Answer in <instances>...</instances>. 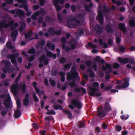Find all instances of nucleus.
<instances>
[{"mask_svg": "<svg viewBox=\"0 0 135 135\" xmlns=\"http://www.w3.org/2000/svg\"><path fill=\"white\" fill-rule=\"evenodd\" d=\"M44 82L45 84L46 85H47L48 84V80L47 79H45L44 80Z\"/></svg>", "mask_w": 135, "mask_h": 135, "instance_id": "338daca9", "label": "nucleus"}, {"mask_svg": "<svg viewBox=\"0 0 135 135\" xmlns=\"http://www.w3.org/2000/svg\"><path fill=\"white\" fill-rule=\"evenodd\" d=\"M86 65L88 66H90L91 64V62L89 61H88L86 62Z\"/></svg>", "mask_w": 135, "mask_h": 135, "instance_id": "13d9d810", "label": "nucleus"}, {"mask_svg": "<svg viewBox=\"0 0 135 135\" xmlns=\"http://www.w3.org/2000/svg\"><path fill=\"white\" fill-rule=\"evenodd\" d=\"M47 55L50 57H53L55 58L56 57V55L55 54H53L50 51H47Z\"/></svg>", "mask_w": 135, "mask_h": 135, "instance_id": "f3484780", "label": "nucleus"}, {"mask_svg": "<svg viewBox=\"0 0 135 135\" xmlns=\"http://www.w3.org/2000/svg\"><path fill=\"white\" fill-rule=\"evenodd\" d=\"M112 43V41L110 39L109 40L108 42V44L111 45Z\"/></svg>", "mask_w": 135, "mask_h": 135, "instance_id": "bf43d9fd", "label": "nucleus"}, {"mask_svg": "<svg viewBox=\"0 0 135 135\" xmlns=\"http://www.w3.org/2000/svg\"><path fill=\"white\" fill-rule=\"evenodd\" d=\"M129 78L125 79L124 80V82L122 86L123 88L127 87L129 86V84L128 82L129 81Z\"/></svg>", "mask_w": 135, "mask_h": 135, "instance_id": "1a4fd4ad", "label": "nucleus"}, {"mask_svg": "<svg viewBox=\"0 0 135 135\" xmlns=\"http://www.w3.org/2000/svg\"><path fill=\"white\" fill-rule=\"evenodd\" d=\"M47 46L49 47H51L52 50L54 49L55 47V46L54 45L51 44L50 42L47 43Z\"/></svg>", "mask_w": 135, "mask_h": 135, "instance_id": "393cba45", "label": "nucleus"}, {"mask_svg": "<svg viewBox=\"0 0 135 135\" xmlns=\"http://www.w3.org/2000/svg\"><path fill=\"white\" fill-rule=\"evenodd\" d=\"M107 127V125L104 123H103L102 125V128L103 129H106Z\"/></svg>", "mask_w": 135, "mask_h": 135, "instance_id": "f704fd0d", "label": "nucleus"}, {"mask_svg": "<svg viewBox=\"0 0 135 135\" xmlns=\"http://www.w3.org/2000/svg\"><path fill=\"white\" fill-rule=\"evenodd\" d=\"M7 113V111L6 110H4L3 111L1 112L2 114V115H5Z\"/></svg>", "mask_w": 135, "mask_h": 135, "instance_id": "de8ad7c7", "label": "nucleus"}, {"mask_svg": "<svg viewBox=\"0 0 135 135\" xmlns=\"http://www.w3.org/2000/svg\"><path fill=\"white\" fill-rule=\"evenodd\" d=\"M35 58L34 56H32L31 57L28 59V60L29 61H33Z\"/></svg>", "mask_w": 135, "mask_h": 135, "instance_id": "79ce46f5", "label": "nucleus"}, {"mask_svg": "<svg viewBox=\"0 0 135 135\" xmlns=\"http://www.w3.org/2000/svg\"><path fill=\"white\" fill-rule=\"evenodd\" d=\"M4 97L6 98L7 99L5 101L4 104L6 108H8L9 106L10 98L8 94L7 96H5Z\"/></svg>", "mask_w": 135, "mask_h": 135, "instance_id": "20e7f679", "label": "nucleus"}, {"mask_svg": "<svg viewBox=\"0 0 135 135\" xmlns=\"http://www.w3.org/2000/svg\"><path fill=\"white\" fill-rule=\"evenodd\" d=\"M125 50V48L123 46H121L120 47V51L123 52Z\"/></svg>", "mask_w": 135, "mask_h": 135, "instance_id": "a19ab883", "label": "nucleus"}, {"mask_svg": "<svg viewBox=\"0 0 135 135\" xmlns=\"http://www.w3.org/2000/svg\"><path fill=\"white\" fill-rule=\"evenodd\" d=\"M60 76L61 77V81L62 82H64L65 81V78L64 76V73H60Z\"/></svg>", "mask_w": 135, "mask_h": 135, "instance_id": "412c9836", "label": "nucleus"}, {"mask_svg": "<svg viewBox=\"0 0 135 135\" xmlns=\"http://www.w3.org/2000/svg\"><path fill=\"white\" fill-rule=\"evenodd\" d=\"M75 90L77 92H79L80 91V89L79 88H75Z\"/></svg>", "mask_w": 135, "mask_h": 135, "instance_id": "69168bd1", "label": "nucleus"}, {"mask_svg": "<svg viewBox=\"0 0 135 135\" xmlns=\"http://www.w3.org/2000/svg\"><path fill=\"white\" fill-rule=\"evenodd\" d=\"M29 95L28 94H26L25 96V99H24L23 100V104L25 105H27L28 103V98Z\"/></svg>", "mask_w": 135, "mask_h": 135, "instance_id": "dca6fc26", "label": "nucleus"}, {"mask_svg": "<svg viewBox=\"0 0 135 135\" xmlns=\"http://www.w3.org/2000/svg\"><path fill=\"white\" fill-rule=\"evenodd\" d=\"M103 47L104 48H107L108 47V46L106 44L104 43L103 44Z\"/></svg>", "mask_w": 135, "mask_h": 135, "instance_id": "774afa93", "label": "nucleus"}, {"mask_svg": "<svg viewBox=\"0 0 135 135\" xmlns=\"http://www.w3.org/2000/svg\"><path fill=\"white\" fill-rule=\"evenodd\" d=\"M16 103L17 107L19 108L20 107L21 102L18 98H16Z\"/></svg>", "mask_w": 135, "mask_h": 135, "instance_id": "b1692460", "label": "nucleus"}, {"mask_svg": "<svg viewBox=\"0 0 135 135\" xmlns=\"http://www.w3.org/2000/svg\"><path fill=\"white\" fill-rule=\"evenodd\" d=\"M45 13V11L43 9H41L40 11V13L42 15H43Z\"/></svg>", "mask_w": 135, "mask_h": 135, "instance_id": "ea45409f", "label": "nucleus"}, {"mask_svg": "<svg viewBox=\"0 0 135 135\" xmlns=\"http://www.w3.org/2000/svg\"><path fill=\"white\" fill-rule=\"evenodd\" d=\"M135 24V20L134 18L132 20H130L129 21V25L131 27L133 26Z\"/></svg>", "mask_w": 135, "mask_h": 135, "instance_id": "a211bd4d", "label": "nucleus"}, {"mask_svg": "<svg viewBox=\"0 0 135 135\" xmlns=\"http://www.w3.org/2000/svg\"><path fill=\"white\" fill-rule=\"evenodd\" d=\"M59 0H53V2L54 5L55 6L56 8L57 11H59L61 8L60 7L57 5V3L59 1Z\"/></svg>", "mask_w": 135, "mask_h": 135, "instance_id": "9d476101", "label": "nucleus"}, {"mask_svg": "<svg viewBox=\"0 0 135 135\" xmlns=\"http://www.w3.org/2000/svg\"><path fill=\"white\" fill-rule=\"evenodd\" d=\"M20 115V112L18 109L17 108V110H15V118H18L19 117Z\"/></svg>", "mask_w": 135, "mask_h": 135, "instance_id": "f8f14e48", "label": "nucleus"}, {"mask_svg": "<svg viewBox=\"0 0 135 135\" xmlns=\"http://www.w3.org/2000/svg\"><path fill=\"white\" fill-rule=\"evenodd\" d=\"M119 66V64L118 63H115L114 65V67L115 68H116Z\"/></svg>", "mask_w": 135, "mask_h": 135, "instance_id": "3c124183", "label": "nucleus"}, {"mask_svg": "<svg viewBox=\"0 0 135 135\" xmlns=\"http://www.w3.org/2000/svg\"><path fill=\"white\" fill-rule=\"evenodd\" d=\"M18 89V86L17 85L13 84L11 86V90L14 95L17 94V90Z\"/></svg>", "mask_w": 135, "mask_h": 135, "instance_id": "39448f33", "label": "nucleus"}, {"mask_svg": "<svg viewBox=\"0 0 135 135\" xmlns=\"http://www.w3.org/2000/svg\"><path fill=\"white\" fill-rule=\"evenodd\" d=\"M98 18H99V20L101 21V22L102 21V20L103 21V20H102V16L100 13H98Z\"/></svg>", "mask_w": 135, "mask_h": 135, "instance_id": "e433bc0d", "label": "nucleus"}, {"mask_svg": "<svg viewBox=\"0 0 135 135\" xmlns=\"http://www.w3.org/2000/svg\"><path fill=\"white\" fill-rule=\"evenodd\" d=\"M11 12L13 13H15L16 12L18 16H22L24 14V12L21 10L17 9L15 11V10H13L11 11Z\"/></svg>", "mask_w": 135, "mask_h": 135, "instance_id": "6e6552de", "label": "nucleus"}, {"mask_svg": "<svg viewBox=\"0 0 135 135\" xmlns=\"http://www.w3.org/2000/svg\"><path fill=\"white\" fill-rule=\"evenodd\" d=\"M72 103L73 105L76 106L79 108H80L82 106L81 103L79 102H78L76 100H73L72 101Z\"/></svg>", "mask_w": 135, "mask_h": 135, "instance_id": "423d86ee", "label": "nucleus"}, {"mask_svg": "<svg viewBox=\"0 0 135 135\" xmlns=\"http://www.w3.org/2000/svg\"><path fill=\"white\" fill-rule=\"evenodd\" d=\"M71 65V64H67L64 67L66 69L68 68H70Z\"/></svg>", "mask_w": 135, "mask_h": 135, "instance_id": "58836bf2", "label": "nucleus"}, {"mask_svg": "<svg viewBox=\"0 0 135 135\" xmlns=\"http://www.w3.org/2000/svg\"><path fill=\"white\" fill-rule=\"evenodd\" d=\"M2 62L3 63H5L7 65H8L10 63L9 61H6L5 60H3Z\"/></svg>", "mask_w": 135, "mask_h": 135, "instance_id": "37998d69", "label": "nucleus"}, {"mask_svg": "<svg viewBox=\"0 0 135 135\" xmlns=\"http://www.w3.org/2000/svg\"><path fill=\"white\" fill-rule=\"evenodd\" d=\"M127 132L126 131H124L122 132V134L123 135H126L127 134Z\"/></svg>", "mask_w": 135, "mask_h": 135, "instance_id": "052dcab7", "label": "nucleus"}, {"mask_svg": "<svg viewBox=\"0 0 135 135\" xmlns=\"http://www.w3.org/2000/svg\"><path fill=\"white\" fill-rule=\"evenodd\" d=\"M45 131H41L39 132L42 135H45Z\"/></svg>", "mask_w": 135, "mask_h": 135, "instance_id": "09e8293b", "label": "nucleus"}, {"mask_svg": "<svg viewBox=\"0 0 135 135\" xmlns=\"http://www.w3.org/2000/svg\"><path fill=\"white\" fill-rule=\"evenodd\" d=\"M28 52L30 54L35 53V50L34 48H32L29 50Z\"/></svg>", "mask_w": 135, "mask_h": 135, "instance_id": "c756f323", "label": "nucleus"}, {"mask_svg": "<svg viewBox=\"0 0 135 135\" xmlns=\"http://www.w3.org/2000/svg\"><path fill=\"white\" fill-rule=\"evenodd\" d=\"M33 127L35 128L36 129L37 128H38V126L37 124H33Z\"/></svg>", "mask_w": 135, "mask_h": 135, "instance_id": "680f3d73", "label": "nucleus"}, {"mask_svg": "<svg viewBox=\"0 0 135 135\" xmlns=\"http://www.w3.org/2000/svg\"><path fill=\"white\" fill-rule=\"evenodd\" d=\"M129 117L128 115H122L121 116V118L123 120H125L127 119Z\"/></svg>", "mask_w": 135, "mask_h": 135, "instance_id": "4be33fe9", "label": "nucleus"}, {"mask_svg": "<svg viewBox=\"0 0 135 135\" xmlns=\"http://www.w3.org/2000/svg\"><path fill=\"white\" fill-rule=\"evenodd\" d=\"M18 62L20 63H21L22 61V58L21 57H19L18 60Z\"/></svg>", "mask_w": 135, "mask_h": 135, "instance_id": "603ef678", "label": "nucleus"}, {"mask_svg": "<svg viewBox=\"0 0 135 135\" xmlns=\"http://www.w3.org/2000/svg\"><path fill=\"white\" fill-rule=\"evenodd\" d=\"M50 81L52 86H54L55 85V83L54 80L51 79L50 80Z\"/></svg>", "mask_w": 135, "mask_h": 135, "instance_id": "c9c22d12", "label": "nucleus"}, {"mask_svg": "<svg viewBox=\"0 0 135 135\" xmlns=\"http://www.w3.org/2000/svg\"><path fill=\"white\" fill-rule=\"evenodd\" d=\"M6 45L9 48L11 49L14 48V46H12L11 42H8L6 44Z\"/></svg>", "mask_w": 135, "mask_h": 135, "instance_id": "5701e85b", "label": "nucleus"}, {"mask_svg": "<svg viewBox=\"0 0 135 135\" xmlns=\"http://www.w3.org/2000/svg\"><path fill=\"white\" fill-rule=\"evenodd\" d=\"M33 8L34 10L37 9L38 8V6L37 5L35 6Z\"/></svg>", "mask_w": 135, "mask_h": 135, "instance_id": "0e129e2a", "label": "nucleus"}, {"mask_svg": "<svg viewBox=\"0 0 135 135\" xmlns=\"http://www.w3.org/2000/svg\"><path fill=\"white\" fill-rule=\"evenodd\" d=\"M16 56H15L14 54L12 55V56H9V58H11V61L15 65L16 64V61L15 60V59L16 58V56H17L18 55V54L17 53L16 54Z\"/></svg>", "mask_w": 135, "mask_h": 135, "instance_id": "0eeeda50", "label": "nucleus"}, {"mask_svg": "<svg viewBox=\"0 0 135 135\" xmlns=\"http://www.w3.org/2000/svg\"><path fill=\"white\" fill-rule=\"evenodd\" d=\"M98 111L99 112V113L98 114V117H100L104 116V113L105 112L102 111L101 109H98Z\"/></svg>", "mask_w": 135, "mask_h": 135, "instance_id": "ddd939ff", "label": "nucleus"}, {"mask_svg": "<svg viewBox=\"0 0 135 135\" xmlns=\"http://www.w3.org/2000/svg\"><path fill=\"white\" fill-rule=\"evenodd\" d=\"M40 61H43L45 65H46L47 63V61L45 60V57L44 56L41 57L40 58Z\"/></svg>", "mask_w": 135, "mask_h": 135, "instance_id": "2eb2a0df", "label": "nucleus"}, {"mask_svg": "<svg viewBox=\"0 0 135 135\" xmlns=\"http://www.w3.org/2000/svg\"><path fill=\"white\" fill-rule=\"evenodd\" d=\"M129 2L130 4L131 5H132L134 2V0H129Z\"/></svg>", "mask_w": 135, "mask_h": 135, "instance_id": "e2e57ef3", "label": "nucleus"}, {"mask_svg": "<svg viewBox=\"0 0 135 135\" xmlns=\"http://www.w3.org/2000/svg\"><path fill=\"white\" fill-rule=\"evenodd\" d=\"M106 68H105V67L104 66H103V69L104 70H106L108 69H110V65L107 64H106Z\"/></svg>", "mask_w": 135, "mask_h": 135, "instance_id": "7c9ffc66", "label": "nucleus"}, {"mask_svg": "<svg viewBox=\"0 0 135 135\" xmlns=\"http://www.w3.org/2000/svg\"><path fill=\"white\" fill-rule=\"evenodd\" d=\"M18 31L17 30L13 31L11 34L12 38L13 39L15 38L18 34Z\"/></svg>", "mask_w": 135, "mask_h": 135, "instance_id": "4468645a", "label": "nucleus"}, {"mask_svg": "<svg viewBox=\"0 0 135 135\" xmlns=\"http://www.w3.org/2000/svg\"><path fill=\"white\" fill-rule=\"evenodd\" d=\"M107 31L108 32H112L111 28L110 27H109L108 28V27L107 26Z\"/></svg>", "mask_w": 135, "mask_h": 135, "instance_id": "864d4df0", "label": "nucleus"}, {"mask_svg": "<svg viewBox=\"0 0 135 135\" xmlns=\"http://www.w3.org/2000/svg\"><path fill=\"white\" fill-rule=\"evenodd\" d=\"M119 61L121 63L126 64L128 62V60L127 59H123L119 57L118 58Z\"/></svg>", "mask_w": 135, "mask_h": 135, "instance_id": "9b49d317", "label": "nucleus"}, {"mask_svg": "<svg viewBox=\"0 0 135 135\" xmlns=\"http://www.w3.org/2000/svg\"><path fill=\"white\" fill-rule=\"evenodd\" d=\"M95 28L96 30H97V29L99 28L98 30V31H99L100 32H101L102 31V27L99 26L98 25H96L95 26Z\"/></svg>", "mask_w": 135, "mask_h": 135, "instance_id": "a878e982", "label": "nucleus"}, {"mask_svg": "<svg viewBox=\"0 0 135 135\" xmlns=\"http://www.w3.org/2000/svg\"><path fill=\"white\" fill-rule=\"evenodd\" d=\"M36 84L37 83L36 82H34L33 83V86L35 87V90L36 92L38 93H39L40 91L36 87H35V86L36 85Z\"/></svg>", "mask_w": 135, "mask_h": 135, "instance_id": "bb28decb", "label": "nucleus"}, {"mask_svg": "<svg viewBox=\"0 0 135 135\" xmlns=\"http://www.w3.org/2000/svg\"><path fill=\"white\" fill-rule=\"evenodd\" d=\"M105 107H106L107 111H108L111 109V108L109 105L108 103H106L105 104Z\"/></svg>", "mask_w": 135, "mask_h": 135, "instance_id": "2f4dec72", "label": "nucleus"}, {"mask_svg": "<svg viewBox=\"0 0 135 135\" xmlns=\"http://www.w3.org/2000/svg\"><path fill=\"white\" fill-rule=\"evenodd\" d=\"M93 85L95 87L92 88L90 87L89 88V90L91 91H89V94L92 96H99L101 95L100 93H96V92L98 90V89L96 88V87L99 86V84L97 82H95L93 83Z\"/></svg>", "mask_w": 135, "mask_h": 135, "instance_id": "f257e3e1", "label": "nucleus"}, {"mask_svg": "<svg viewBox=\"0 0 135 135\" xmlns=\"http://www.w3.org/2000/svg\"><path fill=\"white\" fill-rule=\"evenodd\" d=\"M88 45L89 46H91L92 48H95L97 47V46L94 45H92L90 42H89L88 44Z\"/></svg>", "mask_w": 135, "mask_h": 135, "instance_id": "72a5a7b5", "label": "nucleus"}, {"mask_svg": "<svg viewBox=\"0 0 135 135\" xmlns=\"http://www.w3.org/2000/svg\"><path fill=\"white\" fill-rule=\"evenodd\" d=\"M71 75L69 73L68 74L67 78L68 79H70L72 78L75 75L78 74L77 72L74 68H71Z\"/></svg>", "mask_w": 135, "mask_h": 135, "instance_id": "7ed1b4c3", "label": "nucleus"}, {"mask_svg": "<svg viewBox=\"0 0 135 135\" xmlns=\"http://www.w3.org/2000/svg\"><path fill=\"white\" fill-rule=\"evenodd\" d=\"M121 41L120 38L117 37L116 38V42L117 43H119Z\"/></svg>", "mask_w": 135, "mask_h": 135, "instance_id": "a18cd8bd", "label": "nucleus"}, {"mask_svg": "<svg viewBox=\"0 0 135 135\" xmlns=\"http://www.w3.org/2000/svg\"><path fill=\"white\" fill-rule=\"evenodd\" d=\"M64 112L66 114L68 115V116L69 118H71L72 117V116L70 113L67 110H65L64 111Z\"/></svg>", "mask_w": 135, "mask_h": 135, "instance_id": "cd10ccee", "label": "nucleus"}, {"mask_svg": "<svg viewBox=\"0 0 135 135\" xmlns=\"http://www.w3.org/2000/svg\"><path fill=\"white\" fill-rule=\"evenodd\" d=\"M33 98L37 102L38 101V100L37 98V97L35 94H34L33 95Z\"/></svg>", "mask_w": 135, "mask_h": 135, "instance_id": "c03bdc74", "label": "nucleus"}, {"mask_svg": "<svg viewBox=\"0 0 135 135\" xmlns=\"http://www.w3.org/2000/svg\"><path fill=\"white\" fill-rule=\"evenodd\" d=\"M47 113L48 114H52L54 115L55 114V112L53 110H51L49 112H48Z\"/></svg>", "mask_w": 135, "mask_h": 135, "instance_id": "4c0bfd02", "label": "nucleus"}, {"mask_svg": "<svg viewBox=\"0 0 135 135\" xmlns=\"http://www.w3.org/2000/svg\"><path fill=\"white\" fill-rule=\"evenodd\" d=\"M119 27L120 29L122 30L124 32H125L124 25L122 23H119Z\"/></svg>", "mask_w": 135, "mask_h": 135, "instance_id": "6ab92c4d", "label": "nucleus"}, {"mask_svg": "<svg viewBox=\"0 0 135 135\" xmlns=\"http://www.w3.org/2000/svg\"><path fill=\"white\" fill-rule=\"evenodd\" d=\"M72 10L73 11H74L76 9V7L74 6H73L71 7Z\"/></svg>", "mask_w": 135, "mask_h": 135, "instance_id": "5fc2aeb1", "label": "nucleus"}, {"mask_svg": "<svg viewBox=\"0 0 135 135\" xmlns=\"http://www.w3.org/2000/svg\"><path fill=\"white\" fill-rule=\"evenodd\" d=\"M40 4L41 5H43L45 3L44 0H40Z\"/></svg>", "mask_w": 135, "mask_h": 135, "instance_id": "8fccbe9b", "label": "nucleus"}, {"mask_svg": "<svg viewBox=\"0 0 135 135\" xmlns=\"http://www.w3.org/2000/svg\"><path fill=\"white\" fill-rule=\"evenodd\" d=\"M61 41L63 42H66V40L65 38L62 37L61 39Z\"/></svg>", "mask_w": 135, "mask_h": 135, "instance_id": "4d7b16f0", "label": "nucleus"}, {"mask_svg": "<svg viewBox=\"0 0 135 135\" xmlns=\"http://www.w3.org/2000/svg\"><path fill=\"white\" fill-rule=\"evenodd\" d=\"M39 14L38 12H36L32 16V18L33 20H35L36 19L37 16Z\"/></svg>", "mask_w": 135, "mask_h": 135, "instance_id": "aec40b11", "label": "nucleus"}, {"mask_svg": "<svg viewBox=\"0 0 135 135\" xmlns=\"http://www.w3.org/2000/svg\"><path fill=\"white\" fill-rule=\"evenodd\" d=\"M113 2L114 3H115L116 5L120 6L121 4L122 3L119 1H115L114 0H112Z\"/></svg>", "mask_w": 135, "mask_h": 135, "instance_id": "473e14b6", "label": "nucleus"}, {"mask_svg": "<svg viewBox=\"0 0 135 135\" xmlns=\"http://www.w3.org/2000/svg\"><path fill=\"white\" fill-rule=\"evenodd\" d=\"M122 129V127L120 126L117 125L115 127V130L117 131H120Z\"/></svg>", "mask_w": 135, "mask_h": 135, "instance_id": "c85d7f7f", "label": "nucleus"}, {"mask_svg": "<svg viewBox=\"0 0 135 135\" xmlns=\"http://www.w3.org/2000/svg\"><path fill=\"white\" fill-rule=\"evenodd\" d=\"M13 23L12 21H6L1 22L0 23V27L1 29L4 27L7 28L9 26H12Z\"/></svg>", "mask_w": 135, "mask_h": 135, "instance_id": "f03ea898", "label": "nucleus"}, {"mask_svg": "<svg viewBox=\"0 0 135 135\" xmlns=\"http://www.w3.org/2000/svg\"><path fill=\"white\" fill-rule=\"evenodd\" d=\"M65 61V59L63 57H62L60 59V61L62 63H64Z\"/></svg>", "mask_w": 135, "mask_h": 135, "instance_id": "49530a36", "label": "nucleus"}, {"mask_svg": "<svg viewBox=\"0 0 135 135\" xmlns=\"http://www.w3.org/2000/svg\"><path fill=\"white\" fill-rule=\"evenodd\" d=\"M31 35L30 34H26L25 35V37L26 38H28L30 37Z\"/></svg>", "mask_w": 135, "mask_h": 135, "instance_id": "6e6d98bb", "label": "nucleus"}]
</instances>
